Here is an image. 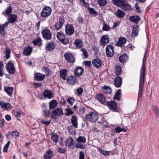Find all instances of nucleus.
<instances>
[{"instance_id":"69168bd1","label":"nucleus","mask_w":159,"mask_h":159,"mask_svg":"<svg viewBox=\"0 0 159 159\" xmlns=\"http://www.w3.org/2000/svg\"><path fill=\"white\" fill-rule=\"evenodd\" d=\"M81 50L83 52V54L84 56L86 58L88 57V53L87 51L85 48H82Z\"/></svg>"},{"instance_id":"72a5a7b5","label":"nucleus","mask_w":159,"mask_h":159,"mask_svg":"<svg viewBox=\"0 0 159 159\" xmlns=\"http://www.w3.org/2000/svg\"><path fill=\"white\" fill-rule=\"evenodd\" d=\"M5 92L10 96H11L13 93V88L11 87H4Z\"/></svg>"},{"instance_id":"13d9d810","label":"nucleus","mask_w":159,"mask_h":159,"mask_svg":"<svg viewBox=\"0 0 159 159\" xmlns=\"http://www.w3.org/2000/svg\"><path fill=\"white\" fill-rule=\"evenodd\" d=\"M151 108L155 113H156L157 115H158V107H157L154 105H152L151 106Z\"/></svg>"},{"instance_id":"9b49d317","label":"nucleus","mask_w":159,"mask_h":159,"mask_svg":"<svg viewBox=\"0 0 159 159\" xmlns=\"http://www.w3.org/2000/svg\"><path fill=\"white\" fill-rule=\"evenodd\" d=\"M106 53L107 56L108 57H111L113 55L114 49L112 45L110 44L106 47Z\"/></svg>"},{"instance_id":"f3484780","label":"nucleus","mask_w":159,"mask_h":159,"mask_svg":"<svg viewBox=\"0 0 159 159\" xmlns=\"http://www.w3.org/2000/svg\"><path fill=\"white\" fill-rule=\"evenodd\" d=\"M74 140L71 137H69L66 141V145L70 148H73L75 146H74V143H73Z\"/></svg>"},{"instance_id":"9d476101","label":"nucleus","mask_w":159,"mask_h":159,"mask_svg":"<svg viewBox=\"0 0 159 159\" xmlns=\"http://www.w3.org/2000/svg\"><path fill=\"white\" fill-rule=\"evenodd\" d=\"M64 57L66 61L69 63H74L75 59L73 55L70 53H66L64 55Z\"/></svg>"},{"instance_id":"dca6fc26","label":"nucleus","mask_w":159,"mask_h":159,"mask_svg":"<svg viewBox=\"0 0 159 159\" xmlns=\"http://www.w3.org/2000/svg\"><path fill=\"white\" fill-rule=\"evenodd\" d=\"M77 81V79L73 75L68 76L66 80V83L69 85H74Z\"/></svg>"},{"instance_id":"393cba45","label":"nucleus","mask_w":159,"mask_h":159,"mask_svg":"<svg viewBox=\"0 0 159 159\" xmlns=\"http://www.w3.org/2000/svg\"><path fill=\"white\" fill-rule=\"evenodd\" d=\"M73 44L77 48H81L83 46V43L82 40L80 39H76Z\"/></svg>"},{"instance_id":"4468645a","label":"nucleus","mask_w":159,"mask_h":159,"mask_svg":"<svg viewBox=\"0 0 159 159\" xmlns=\"http://www.w3.org/2000/svg\"><path fill=\"white\" fill-rule=\"evenodd\" d=\"M109 35H102L100 39V42L101 44L104 46L107 45L109 43Z\"/></svg>"},{"instance_id":"ddd939ff","label":"nucleus","mask_w":159,"mask_h":159,"mask_svg":"<svg viewBox=\"0 0 159 159\" xmlns=\"http://www.w3.org/2000/svg\"><path fill=\"white\" fill-rule=\"evenodd\" d=\"M95 98L100 103L104 105L107 102L104 96L101 93L97 94L95 96Z\"/></svg>"},{"instance_id":"473e14b6","label":"nucleus","mask_w":159,"mask_h":159,"mask_svg":"<svg viewBox=\"0 0 159 159\" xmlns=\"http://www.w3.org/2000/svg\"><path fill=\"white\" fill-rule=\"evenodd\" d=\"M138 25H134L133 27V30L131 35L132 37H134L137 36L138 34Z\"/></svg>"},{"instance_id":"37998d69","label":"nucleus","mask_w":159,"mask_h":159,"mask_svg":"<svg viewBox=\"0 0 159 159\" xmlns=\"http://www.w3.org/2000/svg\"><path fill=\"white\" fill-rule=\"evenodd\" d=\"M120 89L117 90L116 93L115 95H114L113 98L114 99H116L117 101H119L120 100Z\"/></svg>"},{"instance_id":"5701e85b","label":"nucleus","mask_w":159,"mask_h":159,"mask_svg":"<svg viewBox=\"0 0 159 159\" xmlns=\"http://www.w3.org/2000/svg\"><path fill=\"white\" fill-rule=\"evenodd\" d=\"M17 19V16L16 15L14 14H11L9 16L8 18V22L7 23H13L16 22Z\"/></svg>"},{"instance_id":"052dcab7","label":"nucleus","mask_w":159,"mask_h":159,"mask_svg":"<svg viewBox=\"0 0 159 159\" xmlns=\"http://www.w3.org/2000/svg\"><path fill=\"white\" fill-rule=\"evenodd\" d=\"M66 150L65 148L59 147L57 149V151L60 153L64 154L66 152Z\"/></svg>"},{"instance_id":"ea45409f","label":"nucleus","mask_w":159,"mask_h":159,"mask_svg":"<svg viewBox=\"0 0 159 159\" xmlns=\"http://www.w3.org/2000/svg\"><path fill=\"white\" fill-rule=\"evenodd\" d=\"M66 35V34L62 31H61L57 32L56 36L57 39L60 41L61 39L65 37Z\"/></svg>"},{"instance_id":"c85d7f7f","label":"nucleus","mask_w":159,"mask_h":159,"mask_svg":"<svg viewBox=\"0 0 159 159\" xmlns=\"http://www.w3.org/2000/svg\"><path fill=\"white\" fill-rule=\"evenodd\" d=\"M32 51V48L30 46L25 47L23 50L24 54L25 56H29L30 55Z\"/></svg>"},{"instance_id":"0e129e2a","label":"nucleus","mask_w":159,"mask_h":159,"mask_svg":"<svg viewBox=\"0 0 159 159\" xmlns=\"http://www.w3.org/2000/svg\"><path fill=\"white\" fill-rule=\"evenodd\" d=\"M4 65L3 64L1 63L0 64V77H2L3 75V70Z\"/></svg>"},{"instance_id":"4d7b16f0","label":"nucleus","mask_w":159,"mask_h":159,"mask_svg":"<svg viewBox=\"0 0 159 159\" xmlns=\"http://www.w3.org/2000/svg\"><path fill=\"white\" fill-rule=\"evenodd\" d=\"M75 101V99L71 97L69 98L67 100V101L68 103L71 105H73Z\"/></svg>"},{"instance_id":"0eeeda50","label":"nucleus","mask_w":159,"mask_h":159,"mask_svg":"<svg viewBox=\"0 0 159 159\" xmlns=\"http://www.w3.org/2000/svg\"><path fill=\"white\" fill-rule=\"evenodd\" d=\"M64 114L62 109L60 108H57L52 111L51 118L55 120L57 118V116H61Z\"/></svg>"},{"instance_id":"a18cd8bd","label":"nucleus","mask_w":159,"mask_h":159,"mask_svg":"<svg viewBox=\"0 0 159 159\" xmlns=\"http://www.w3.org/2000/svg\"><path fill=\"white\" fill-rule=\"evenodd\" d=\"M59 41L63 44L66 45L69 43V39L68 37L66 36L65 37L61 39Z\"/></svg>"},{"instance_id":"680f3d73","label":"nucleus","mask_w":159,"mask_h":159,"mask_svg":"<svg viewBox=\"0 0 159 159\" xmlns=\"http://www.w3.org/2000/svg\"><path fill=\"white\" fill-rule=\"evenodd\" d=\"M65 110L67 112V113H65V115L67 116L72 115L74 113V112L72 111L70 108L66 109Z\"/></svg>"},{"instance_id":"4c0bfd02","label":"nucleus","mask_w":159,"mask_h":159,"mask_svg":"<svg viewBox=\"0 0 159 159\" xmlns=\"http://www.w3.org/2000/svg\"><path fill=\"white\" fill-rule=\"evenodd\" d=\"M102 91L106 93L110 94L111 93V89L109 87L105 85L102 88Z\"/></svg>"},{"instance_id":"3c124183","label":"nucleus","mask_w":159,"mask_h":159,"mask_svg":"<svg viewBox=\"0 0 159 159\" xmlns=\"http://www.w3.org/2000/svg\"><path fill=\"white\" fill-rule=\"evenodd\" d=\"M10 134L12 138H15L19 137L20 135L19 132L16 130L13 131L11 132H10Z\"/></svg>"},{"instance_id":"f704fd0d","label":"nucleus","mask_w":159,"mask_h":159,"mask_svg":"<svg viewBox=\"0 0 159 159\" xmlns=\"http://www.w3.org/2000/svg\"><path fill=\"white\" fill-rule=\"evenodd\" d=\"M23 112L20 111V109H18L14 111V114L15 117L18 120H20V117L23 115Z\"/></svg>"},{"instance_id":"f8f14e48","label":"nucleus","mask_w":159,"mask_h":159,"mask_svg":"<svg viewBox=\"0 0 159 159\" xmlns=\"http://www.w3.org/2000/svg\"><path fill=\"white\" fill-rule=\"evenodd\" d=\"M65 21V19L63 17H60L58 22L56 23L54 25L55 29L57 30H59L62 27Z\"/></svg>"},{"instance_id":"a878e982","label":"nucleus","mask_w":159,"mask_h":159,"mask_svg":"<svg viewBox=\"0 0 159 159\" xmlns=\"http://www.w3.org/2000/svg\"><path fill=\"white\" fill-rule=\"evenodd\" d=\"M114 14L119 18H122L125 16V12L120 9H118Z\"/></svg>"},{"instance_id":"a19ab883","label":"nucleus","mask_w":159,"mask_h":159,"mask_svg":"<svg viewBox=\"0 0 159 159\" xmlns=\"http://www.w3.org/2000/svg\"><path fill=\"white\" fill-rule=\"evenodd\" d=\"M5 50V56H4V57L6 59H8L10 57L11 52V50L9 47H7L6 48Z\"/></svg>"},{"instance_id":"8fccbe9b","label":"nucleus","mask_w":159,"mask_h":159,"mask_svg":"<svg viewBox=\"0 0 159 159\" xmlns=\"http://www.w3.org/2000/svg\"><path fill=\"white\" fill-rule=\"evenodd\" d=\"M97 2L100 6L104 7L107 5V0H98Z\"/></svg>"},{"instance_id":"bf43d9fd","label":"nucleus","mask_w":159,"mask_h":159,"mask_svg":"<svg viewBox=\"0 0 159 159\" xmlns=\"http://www.w3.org/2000/svg\"><path fill=\"white\" fill-rule=\"evenodd\" d=\"M110 27L109 26L107 25V23H104L103 24L102 30L103 31H107L110 29Z\"/></svg>"},{"instance_id":"09e8293b","label":"nucleus","mask_w":159,"mask_h":159,"mask_svg":"<svg viewBox=\"0 0 159 159\" xmlns=\"http://www.w3.org/2000/svg\"><path fill=\"white\" fill-rule=\"evenodd\" d=\"M115 74L116 75H119L121 72V68L120 66L116 65L115 67Z\"/></svg>"},{"instance_id":"6e6d98bb","label":"nucleus","mask_w":159,"mask_h":159,"mask_svg":"<svg viewBox=\"0 0 159 159\" xmlns=\"http://www.w3.org/2000/svg\"><path fill=\"white\" fill-rule=\"evenodd\" d=\"M76 20L79 24H82L84 21L83 18L81 16H79L77 18Z\"/></svg>"},{"instance_id":"4be33fe9","label":"nucleus","mask_w":159,"mask_h":159,"mask_svg":"<svg viewBox=\"0 0 159 159\" xmlns=\"http://www.w3.org/2000/svg\"><path fill=\"white\" fill-rule=\"evenodd\" d=\"M122 79L121 77L117 76L116 77L114 80V84L116 88L120 87L121 85Z\"/></svg>"},{"instance_id":"a211bd4d","label":"nucleus","mask_w":159,"mask_h":159,"mask_svg":"<svg viewBox=\"0 0 159 159\" xmlns=\"http://www.w3.org/2000/svg\"><path fill=\"white\" fill-rule=\"evenodd\" d=\"M84 71L83 68L81 67L78 66L75 68L74 71V75L76 77H80Z\"/></svg>"},{"instance_id":"2eb2a0df","label":"nucleus","mask_w":159,"mask_h":159,"mask_svg":"<svg viewBox=\"0 0 159 159\" xmlns=\"http://www.w3.org/2000/svg\"><path fill=\"white\" fill-rule=\"evenodd\" d=\"M0 106L3 109L9 111L11 108V106L10 103H6L3 101H0Z\"/></svg>"},{"instance_id":"e2e57ef3","label":"nucleus","mask_w":159,"mask_h":159,"mask_svg":"<svg viewBox=\"0 0 159 159\" xmlns=\"http://www.w3.org/2000/svg\"><path fill=\"white\" fill-rule=\"evenodd\" d=\"M76 92L77 93V95L80 96L83 93V89L82 88H79L77 89Z\"/></svg>"},{"instance_id":"f257e3e1","label":"nucleus","mask_w":159,"mask_h":159,"mask_svg":"<svg viewBox=\"0 0 159 159\" xmlns=\"http://www.w3.org/2000/svg\"><path fill=\"white\" fill-rule=\"evenodd\" d=\"M112 2L114 4L120 7L125 11H129L131 9V5L125 0H112Z\"/></svg>"},{"instance_id":"412c9836","label":"nucleus","mask_w":159,"mask_h":159,"mask_svg":"<svg viewBox=\"0 0 159 159\" xmlns=\"http://www.w3.org/2000/svg\"><path fill=\"white\" fill-rule=\"evenodd\" d=\"M53 156V151L51 149H49L44 154L43 157L44 159H51Z\"/></svg>"},{"instance_id":"603ef678","label":"nucleus","mask_w":159,"mask_h":159,"mask_svg":"<svg viewBox=\"0 0 159 159\" xmlns=\"http://www.w3.org/2000/svg\"><path fill=\"white\" fill-rule=\"evenodd\" d=\"M77 141L79 143H85L86 139L84 137L80 136L77 139Z\"/></svg>"},{"instance_id":"58836bf2","label":"nucleus","mask_w":159,"mask_h":159,"mask_svg":"<svg viewBox=\"0 0 159 159\" xmlns=\"http://www.w3.org/2000/svg\"><path fill=\"white\" fill-rule=\"evenodd\" d=\"M51 139L53 142L56 143L58 142V135L56 133L52 132L51 134Z\"/></svg>"},{"instance_id":"c9c22d12","label":"nucleus","mask_w":159,"mask_h":159,"mask_svg":"<svg viewBox=\"0 0 159 159\" xmlns=\"http://www.w3.org/2000/svg\"><path fill=\"white\" fill-rule=\"evenodd\" d=\"M67 74V70L66 69H62L60 71V78L65 80L66 79V76Z\"/></svg>"},{"instance_id":"7ed1b4c3","label":"nucleus","mask_w":159,"mask_h":159,"mask_svg":"<svg viewBox=\"0 0 159 159\" xmlns=\"http://www.w3.org/2000/svg\"><path fill=\"white\" fill-rule=\"evenodd\" d=\"M105 105L107 106L110 110L113 112H118L119 108L118 105L114 101H107Z\"/></svg>"},{"instance_id":"338daca9","label":"nucleus","mask_w":159,"mask_h":159,"mask_svg":"<svg viewBox=\"0 0 159 159\" xmlns=\"http://www.w3.org/2000/svg\"><path fill=\"white\" fill-rule=\"evenodd\" d=\"M75 147L77 148L84 149L85 148V146L83 144L77 143L76 144Z\"/></svg>"},{"instance_id":"cd10ccee","label":"nucleus","mask_w":159,"mask_h":159,"mask_svg":"<svg viewBox=\"0 0 159 159\" xmlns=\"http://www.w3.org/2000/svg\"><path fill=\"white\" fill-rule=\"evenodd\" d=\"M128 57L126 53H124L120 55L119 57V61L121 63H124L128 59Z\"/></svg>"},{"instance_id":"f03ea898","label":"nucleus","mask_w":159,"mask_h":159,"mask_svg":"<svg viewBox=\"0 0 159 159\" xmlns=\"http://www.w3.org/2000/svg\"><path fill=\"white\" fill-rule=\"evenodd\" d=\"M146 54V51L145 52L143 56V62L142 65V66L141 68L140 73V77L139 79V93L140 88L141 86H142V87L143 85V84L144 82V79L145 76V73L146 72V66L144 64V61L145 58V57Z\"/></svg>"},{"instance_id":"79ce46f5","label":"nucleus","mask_w":159,"mask_h":159,"mask_svg":"<svg viewBox=\"0 0 159 159\" xmlns=\"http://www.w3.org/2000/svg\"><path fill=\"white\" fill-rule=\"evenodd\" d=\"M71 122L75 128H77V119L75 116H73L71 119Z\"/></svg>"},{"instance_id":"de8ad7c7","label":"nucleus","mask_w":159,"mask_h":159,"mask_svg":"<svg viewBox=\"0 0 159 159\" xmlns=\"http://www.w3.org/2000/svg\"><path fill=\"white\" fill-rule=\"evenodd\" d=\"M87 9L89 11V13L91 15H97L98 14V12L96 11L94 8L88 7Z\"/></svg>"},{"instance_id":"1a4fd4ad","label":"nucleus","mask_w":159,"mask_h":159,"mask_svg":"<svg viewBox=\"0 0 159 159\" xmlns=\"http://www.w3.org/2000/svg\"><path fill=\"white\" fill-rule=\"evenodd\" d=\"M75 30L73 26L70 24H67L65 27V32L66 35H72L74 33Z\"/></svg>"},{"instance_id":"c03bdc74","label":"nucleus","mask_w":159,"mask_h":159,"mask_svg":"<svg viewBox=\"0 0 159 159\" xmlns=\"http://www.w3.org/2000/svg\"><path fill=\"white\" fill-rule=\"evenodd\" d=\"M118 42L119 43L118 44V46H121L122 45H124L126 43V41L125 38L121 37L119 38Z\"/></svg>"},{"instance_id":"5fc2aeb1","label":"nucleus","mask_w":159,"mask_h":159,"mask_svg":"<svg viewBox=\"0 0 159 159\" xmlns=\"http://www.w3.org/2000/svg\"><path fill=\"white\" fill-rule=\"evenodd\" d=\"M43 115L45 117H50L51 112L48 110H44L43 111Z\"/></svg>"},{"instance_id":"7c9ffc66","label":"nucleus","mask_w":159,"mask_h":159,"mask_svg":"<svg viewBox=\"0 0 159 159\" xmlns=\"http://www.w3.org/2000/svg\"><path fill=\"white\" fill-rule=\"evenodd\" d=\"M8 25V23L6 22L5 23L2 25L0 24V34L4 36L6 34L5 28Z\"/></svg>"},{"instance_id":"6ab92c4d","label":"nucleus","mask_w":159,"mask_h":159,"mask_svg":"<svg viewBox=\"0 0 159 159\" xmlns=\"http://www.w3.org/2000/svg\"><path fill=\"white\" fill-rule=\"evenodd\" d=\"M45 78V75L40 73L34 74V79L37 81H42Z\"/></svg>"},{"instance_id":"39448f33","label":"nucleus","mask_w":159,"mask_h":159,"mask_svg":"<svg viewBox=\"0 0 159 159\" xmlns=\"http://www.w3.org/2000/svg\"><path fill=\"white\" fill-rule=\"evenodd\" d=\"M52 9L49 6H46L43 8L41 12L40 16L43 18H46L48 17L52 12Z\"/></svg>"},{"instance_id":"2f4dec72","label":"nucleus","mask_w":159,"mask_h":159,"mask_svg":"<svg viewBox=\"0 0 159 159\" xmlns=\"http://www.w3.org/2000/svg\"><path fill=\"white\" fill-rule=\"evenodd\" d=\"M93 65L97 68H99L101 65L102 62L99 59H95L92 61Z\"/></svg>"},{"instance_id":"774afa93","label":"nucleus","mask_w":159,"mask_h":159,"mask_svg":"<svg viewBox=\"0 0 159 159\" xmlns=\"http://www.w3.org/2000/svg\"><path fill=\"white\" fill-rule=\"evenodd\" d=\"M85 157L84 154L83 152L80 151L79 153V159H84Z\"/></svg>"},{"instance_id":"c756f323","label":"nucleus","mask_w":159,"mask_h":159,"mask_svg":"<svg viewBox=\"0 0 159 159\" xmlns=\"http://www.w3.org/2000/svg\"><path fill=\"white\" fill-rule=\"evenodd\" d=\"M32 43L34 46H38L41 47L42 45V40L39 37L34 39L32 41Z\"/></svg>"},{"instance_id":"b1692460","label":"nucleus","mask_w":159,"mask_h":159,"mask_svg":"<svg viewBox=\"0 0 159 159\" xmlns=\"http://www.w3.org/2000/svg\"><path fill=\"white\" fill-rule=\"evenodd\" d=\"M129 20L136 24H138L139 22L141 20L140 16L138 15L130 16L129 17Z\"/></svg>"},{"instance_id":"bb28decb","label":"nucleus","mask_w":159,"mask_h":159,"mask_svg":"<svg viewBox=\"0 0 159 159\" xmlns=\"http://www.w3.org/2000/svg\"><path fill=\"white\" fill-rule=\"evenodd\" d=\"M55 46V45L54 43L50 42L46 44V48L48 51H51L54 50Z\"/></svg>"},{"instance_id":"aec40b11","label":"nucleus","mask_w":159,"mask_h":159,"mask_svg":"<svg viewBox=\"0 0 159 159\" xmlns=\"http://www.w3.org/2000/svg\"><path fill=\"white\" fill-rule=\"evenodd\" d=\"M43 94L44 97L50 99L52 97L53 93L51 90L46 89L43 91Z\"/></svg>"},{"instance_id":"864d4df0","label":"nucleus","mask_w":159,"mask_h":159,"mask_svg":"<svg viewBox=\"0 0 159 159\" xmlns=\"http://www.w3.org/2000/svg\"><path fill=\"white\" fill-rule=\"evenodd\" d=\"M98 149L103 155L104 156L108 155H110L108 151L104 150L102 149L101 147L98 148Z\"/></svg>"},{"instance_id":"e433bc0d","label":"nucleus","mask_w":159,"mask_h":159,"mask_svg":"<svg viewBox=\"0 0 159 159\" xmlns=\"http://www.w3.org/2000/svg\"><path fill=\"white\" fill-rule=\"evenodd\" d=\"M49 107L50 109H53L57 105V102L55 100H52L49 103Z\"/></svg>"},{"instance_id":"20e7f679","label":"nucleus","mask_w":159,"mask_h":159,"mask_svg":"<svg viewBox=\"0 0 159 159\" xmlns=\"http://www.w3.org/2000/svg\"><path fill=\"white\" fill-rule=\"evenodd\" d=\"M98 118V115L94 112H91L89 114H87L85 117V120L91 123L95 122Z\"/></svg>"},{"instance_id":"6e6552de","label":"nucleus","mask_w":159,"mask_h":159,"mask_svg":"<svg viewBox=\"0 0 159 159\" xmlns=\"http://www.w3.org/2000/svg\"><path fill=\"white\" fill-rule=\"evenodd\" d=\"M12 61H8L6 65V69L9 74H14L16 70L14 64Z\"/></svg>"},{"instance_id":"49530a36","label":"nucleus","mask_w":159,"mask_h":159,"mask_svg":"<svg viewBox=\"0 0 159 159\" xmlns=\"http://www.w3.org/2000/svg\"><path fill=\"white\" fill-rule=\"evenodd\" d=\"M12 12V8L11 6H9L5 10L4 13L7 15L9 16Z\"/></svg>"},{"instance_id":"423d86ee","label":"nucleus","mask_w":159,"mask_h":159,"mask_svg":"<svg viewBox=\"0 0 159 159\" xmlns=\"http://www.w3.org/2000/svg\"><path fill=\"white\" fill-rule=\"evenodd\" d=\"M42 37L45 40H50L52 38V34L49 30L45 29L41 32Z\"/></svg>"}]
</instances>
